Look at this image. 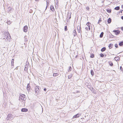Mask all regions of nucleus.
I'll return each mask as SVG.
<instances>
[{"label": "nucleus", "mask_w": 123, "mask_h": 123, "mask_svg": "<svg viewBox=\"0 0 123 123\" xmlns=\"http://www.w3.org/2000/svg\"><path fill=\"white\" fill-rule=\"evenodd\" d=\"M120 9V7L119 6H117L116 7L114 8V9L117 10H119Z\"/></svg>", "instance_id": "obj_25"}, {"label": "nucleus", "mask_w": 123, "mask_h": 123, "mask_svg": "<svg viewBox=\"0 0 123 123\" xmlns=\"http://www.w3.org/2000/svg\"><path fill=\"white\" fill-rule=\"evenodd\" d=\"M21 103H22V104H23L22 105H25V102L24 101H22L21 102Z\"/></svg>", "instance_id": "obj_37"}, {"label": "nucleus", "mask_w": 123, "mask_h": 123, "mask_svg": "<svg viewBox=\"0 0 123 123\" xmlns=\"http://www.w3.org/2000/svg\"><path fill=\"white\" fill-rule=\"evenodd\" d=\"M64 30L65 31H67V26H65Z\"/></svg>", "instance_id": "obj_34"}, {"label": "nucleus", "mask_w": 123, "mask_h": 123, "mask_svg": "<svg viewBox=\"0 0 123 123\" xmlns=\"http://www.w3.org/2000/svg\"><path fill=\"white\" fill-rule=\"evenodd\" d=\"M106 10L107 12L109 13H110L111 12V9H106Z\"/></svg>", "instance_id": "obj_21"}, {"label": "nucleus", "mask_w": 123, "mask_h": 123, "mask_svg": "<svg viewBox=\"0 0 123 123\" xmlns=\"http://www.w3.org/2000/svg\"><path fill=\"white\" fill-rule=\"evenodd\" d=\"M12 116L13 115L12 114H9L7 115V117L6 119L7 120L11 119L12 117Z\"/></svg>", "instance_id": "obj_4"}, {"label": "nucleus", "mask_w": 123, "mask_h": 123, "mask_svg": "<svg viewBox=\"0 0 123 123\" xmlns=\"http://www.w3.org/2000/svg\"><path fill=\"white\" fill-rule=\"evenodd\" d=\"M40 87L37 86L35 87V93L37 95H38L39 93H40Z\"/></svg>", "instance_id": "obj_1"}, {"label": "nucleus", "mask_w": 123, "mask_h": 123, "mask_svg": "<svg viewBox=\"0 0 123 123\" xmlns=\"http://www.w3.org/2000/svg\"><path fill=\"white\" fill-rule=\"evenodd\" d=\"M121 18L123 20V16H122L121 17Z\"/></svg>", "instance_id": "obj_52"}, {"label": "nucleus", "mask_w": 123, "mask_h": 123, "mask_svg": "<svg viewBox=\"0 0 123 123\" xmlns=\"http://www.w3.org/2000/svg\"><path fill=\"white\" fill-rule=\"evenodd\" d=\"M26 88L27 89V90L28 92L30 91V89L31 88V87L30 86V84L29 83H28V84Z\"/></svg>", "instance_id": "obj_7"}, {"label": "nucleus", "mask_w": 123, "mask_h": 123, "mask_svg": "<svg viewBox=\"0 0 123 123\" xmlns=\"http://www.w3.org/2000/svg\"><path fill=\"white\" fill-rule=\"evenodd\" d=\"M105 56H106V55H105Z\"/></svg>", "instance_id": "obj_59"}, {"label": "nucleus", "mask_w": 123, "mask_h": 123, "mask_svg": "<svg viewBox=\"0 0 123 123\" xmlns=\"http://www.w3.org/2000/svg\"><path fill=\"white\" fill-rule=\"evenodd\" d=\"M122 8L123 9V5H122Z\"/></svg>", "instance_id": "obj_54"}, {"label": "nucleus", "mask_w": 123, "mask_h": 123, "mask_svg": "<svg viewBox=\"0 0 123 123\" xmlns=\"http://www.w3.org/2000/svg\"><path fill=\"white\" fill-rule=\"evenodd\" d=\"M113 32L115 33L116 35H118L120 32V31L119 30H114L113 31Z\"/></svg>", "instance_id": "obj_6"}, {"label": "nucleus", "mask_w": 123, "mask_h": 123, "mask_svg": "<svg viewBox=\"0 0 123 123\" xmlns=\"http://www.w3.org/2000/svg\"><path fill=\"white\" fill-rule=\"evenodd\" d=\"M92 88V89H93V90H93V92H94V91H95V90H94V89H93V88Z\"/></svg>", "instance_id": "obj_56"}, {"label": "nucleus", "mask_w": 123, "mask_h": 123, "mask_svg": "<svg viewBox=\"0 0 123 123\" xmlns=\"http://www.w3.org/2000/svg\"><path fill=\"white\" fill-rule=\"evenodd\" d=\"M113 45L112 43H110V44H109L108 47L109 49H111L112 48Z\"/></svg>", "instance_id": "obj_16"}, {"label": "nucleus", "mask_w": 123, "mask_h": 123, "mask_svg": "<svg viewBox=\"0 0 123 123\" xmlns=\"http://www.w3.org/2000/svg\"><path fill=\"white\" fill-rule=\"evenodd\" d=\"M32 11L31 10H30L29 11V12L30 13H31L32 12Z\"/></svg>", "instance_id": "obj_42"}, {"label": "nucleus", "mask_w": 123, "mask_h": 123, "mask_svg": "<svg viewBox=\"0 0 123 123\" xmlns=\"http://www.w3.org/2000/svg\"><path fill=\"white\" fill-rule=\"evenodd\" d=\"M57 71L56 70L55 71H54L55 73H57Z\"/></svg>", "instance_id": "obj_50"}, {"label": "nucleus", "mask_w": 123, "mask_h": 123, "mask_svg": "<svg viewBox=\"0 0 123 123\" xmlns=\"http://www.w3.org/2000/svg\"><path fill=\"white\" fill-rule=\"evenodd\" d=\"M50 10L53 12H54L55 11V9L54 6L52 5H51L50 6Z\"/></svg>", "instance_id": "obj_11"}, {"label": "nucleus", "mask_w": 123, "mask_h": 123, "mask_svg": "<svg viewBox=\"0 0 123 123\" xmlns=\"http://www.w3.org/2000/svg\"><path fill=\"white\" fill-rule=\"evenodd\" d=\"M59 75L57 73H54L53 74V76L54 77H56V76H58Z\"/></svg>", "instance_id": "obj_17"}, {"label": "nucleus", "mask_w": 123, "mask_h": 123, "mask_svg": "<svg viewBox=\"0 0 123 123\" xmlns=\"http://www.w3.org/2000/svg\"><path fill=\"white\" fill-rule=\"evenodd\" d=\"M39 0H35L36 1H38Z\"/></svg>", "instance_id": "obj_57"}, {"label": "nucleus", "mask_w": 123, "mask_h": 123, "mask_svg": "<svg viewBox=\"0 0 123 123\" xmlns=\"http://www.w3.org/2000/svg\"><path fill=\"white\" fill-rule=\"evenodd\" d=\"M101 19H99L98 21V24H99L100 22H101Z\"/></svg>", "instance_id": "obj_39"}, {"label": "nucleus", "mask_w": 123, "mask_h": 123, "mask_svg": "<svg viewBox=\"0 0 123 123\" xmlns=\"http://www.w3.org/2000/svg\"><path fill=\"white\" fill-rule=\"evenodd\" d=\"M24 70L25 71H27L28 70V67H27V66H26L25 67Z\"/></svg>", "instance_id": "obj_29"}, {"label": "nucleus", "mask_w": 123, "mask_h": 123, "mask_svg": "<svg viewBox=\"0 0 123 123\" xmlns=\"http://www.w3.org/2000/svg\"><path fill=\"white\" fill-rule=\"evenodd\" d=\"M72 34L74 36V37L75 36H76L77 34V33L76 31V30L74 29V30L73 31V32L72 33Z\"/></svg>", "instance_id": "obj_9"}, {"label": "nucleus", "mask_w": 123, "mask_h": 123, "mask_svg": "<svg viewBox=\"0 0 123 123\" xmlns=\"http://www.w3.org/2000/svg\"><path fill=\"white\" fill-rule=\"evenodd\" d=\"M115 60L117 61H119L120 60V58L118 57H115Z\"/></svg>", "instance_id": "obj_12"}, {"label": "nucleus", "mask_w": 123, "mask_h": 123, "mask_svg": "<svg viewBox=\"0 0 123 123\" xmlns=\"http://www.w3.org/2000/svg\"><path fill=\"white\" fill-rule=\"evenodd\" d=\"M107 21L106 20H105V24H107Z\"/></svg>", "instance_id": "obj_48"}, {"label": "nucleus", "mask_w": 123, "mask_h": 123, "mask_svg": "<svg viewBox=\"0 0 123 123\" xmlns=\"http://www.w3.org/2000/svg\"><path fill=\"white\" fill-rule=\"evenodd\" d=\"M120 69L121 71H123V69L121 66L120 67Z\"/></svg>", "instance_id": "obj_40"}, {"label": "nucleus", "mask_w": 123, "mask_h": 123, "mask_svg": "<svg viewBox=\"0 0 123 123\" xmlns=\"http://www.w3.org/2000/svg\"><path fill=\"white\" fill-rule=\"evenodd\" d=\"M78 56V55H76L75 57H76V58H77V57Z\"/></svg>", "instance_id": "obj_55"}, {"label": "nucleus", "mask_w": 123, "mask_h": 123, "mask_svg": "<svg viewBox=\"0 0 123 123\" xmlns=\"http://www.w3.org/2000/svg\"><path fill=\"white\" fill-rule=\"evenodd\" d=\"M86 9L87 10H88V11L89 10V7L88 6V7H87L86 8Z\"/></svg>", "instance_id": "obj_41"}, {"label": "nucleus", "mask_w": 123, "mask_h": 123, "mask_svg": "<svg viewBox=\"0 0 123 123\" xmlns=\"http://www.w3.org/2000/svg\"><path fill=\"white\" fill-rule=\"evenodd\" d=\"M72 74H70L69 75H68V78L69 79H71L72 77Z\"/></svg>", "instance_id": "obj_27"}, {"label": "nucleus", "mask_w": 123, "mask_h": 123, "mask_svg": "<svg viewBox=\"0 0 123 123\" xmlns=\"http://www.w3.org/2000/svg\"><path fill=\"white\" fill-rule=\"evenodd\" d=\"M85 29L86 30H87V31H88V27H86L85 28Z\"/></svg>", "instance_id": "obj_43"}, {"label": "nucleus", "mask_w": 123, "mask_h": 123, "mask_svg": "<svg viewBox=\"0 0 123 123\" xmlns=\"http://www.w3.org/2000/svg\"><path fill=\"white\" fill-rule=\"evenodd\" d=\"M121 29L123 31V27H122L121 28Z\"/></svg>", "instance_id": "obj_51"}, {"label": "nucleus", "mask_w": 123, "mask_h": 123, "mask_svg": "<svg viewBox=\"0 0 123 123\" xmlns=\"http://www.w3.org/2000/svg\"><path fill=\"white\" fill-rule=\"evenodd\" d=\"M43 90H44V91H46V90H47V89L46 88H44V89H43Z\"/></svg>", "instance_id": "obj_46"}, {"label": "nucleus", "mask_w": 123, "mask_h": 123, "mask_svg": "<svg viewBox=\"0 0 123 123\" xmlns=\"http://www.w3.org/2000/svg\"><path fill=\"white\" fill-rule=\"evenodd\" d=\"M108 63H109V65L111 66H112L113 65V64L112 62L111 61H110V62H109Z\"/></svg>", "instance_id": "obj_22"}, {"label": "nucleus", "mask_w": 123, "mask_h": 123, "mask_svg": "<svg viewBox=\"0 0 123 123\" xmlns=\"http://www.w3.org/2000/svg\"><path fill=\"white\" fill-rule=\"evenodd\" d=\"M47 6H46V9H45V10H46V9H47Z\"/></svg>", "instance_id": "obj_58"}, {"label": "nucleus", "mask_w": 123, "mask_h": 123, "mask_svg": "<svg viewBox=\"0 0 123 123\" xmlns=\"http://www.w3.org/2000/svg\"><path fill=\"white\" fill-rule=\"evenodd\" d=\"M106 49V48L105 47H103L101 49V52H103L105 51Z\"/></svg>", "instance_id": "obj_18"}, {"label": "nucleus", "mask_w": 123, "mask_h": 123, "mask_svg": "<svg viewBox=\"0 0 123 123\" xmlns=\"http://www.w3.org/2000/svg\"><path fill=\"white\" fill-rule=\"evenodd\" d=\"M71 17V16H70V17L69 16V15L67 14V18H68V19H70Z\"/></svg>", "instance_id": "obj_35"}, {"label": "nucleus", "mask_w": 123, "mask_h": 123, "mask_svg": "<svg viewBox=\"0 0 123 123\" xmlns=\"http://www.w3.org/2000/svg\"><path fill=\"white\" fill-rule=\"evenodd\" d=\"M12 7H9L7 8V11L8 12H11V11L12 10Z\"/></svg>", "instance_id": "obj_13"}, {"label": "nucleus", "mask_w": 123, "mask_h": 123, "mask_svg": "<svg viewBox=\"0 0 123 123\" xmlns=\"http://www.w3.org/2000/svg\"><path fill=\"white\" fill-rule=\"evenodd\" d=\"M47 7H48V6H49V2H48L47 0Z\"/></svg>", "instance_id": "obj_32"}, {"label": "nucleus", "mask_w": 123, "mask_h": 123, "mask_svg": "<svg viewBox=\"0 0 123 123\" xmlns=\"http://www.w3.org/2000/svg\"><path fill=\"white\" fill-rule=\"evenodd\" d=\"M27 37L26 36H25V42H26L28 41V39Z\"/></svg>", "instance_id": "obj_19"}, {"label": "nucleus", "mask_w": 123, "mask_h": 123, "mask_svg": "<svg viewBox=\"0 0 123 123\" xmlns=\"http://www.w3.org/2000/svg\"><path fill=\"white\" fill-rule=\"evenodd\" d=\"M23 29L24 32H26L28 30V26L27 25H25L23 27Z\"/></svg>", "instance_id": "obj_5"}, {"label": "nucleus", "mask_w": 123, "mask_h": 123, "mask_svg": "<svg viewBox=\"0 0 123 123\" xmlns=\"http://www.w3.org/2000/svg\"><path fill=\"white\" fill-rule=\"evenodd\" d=\"M104 34V33L103 32H102L100 35V38H102L103 37Z\"/></svg>", "instance_id": "obj_23"}, {"label": "nucleus", "mask_w": 123, "mask_h": 123, "mask_svg": "<svg viewBox=\"0 0 123 123\" xmlns=\"http://www.w3.org/2000/svg\"><path fill=\"white\" fill-rule=\"evenodd\" d=\"M91 74L92 76H93L94 75V72L93 70L92 69L91 71Z\"/></svg>", "instance_id": "obj_24"}, {"label": "nucleus", "mask_w": 123, "mask_h": 123, "mask_svg": "<svg viewBox=\"0 0 123 123\" xmlns=\"http://www.w3.org/2000/svg\"><path fill=\"white\" fill-rule=\"evenodd\" d=\"M21 111L22 112H26L28 111V109L27 108H23L22 109Z\"/></svg>", "instance_id": "obj_10"}, {"label": "nucleus", "mask_w": 123, "mask_h": 123, "mask_svg": "<svg viewBox=\"0 0 123 123\" xmlns=\"http://www.w3.org/2000/svg\"><path fill=\"white\" fill-rule=\"evenodd\" d=\"M88 29L89 30H90V26L89 27H88Z\"/></svg>", "instance_id": "obj_47"}, {"label": "nucleus", "mask_w": 123, "mask_h": 123, "mask_svg": "<svg viewBox=\"0 0 123 123\" xmlns=\"http://www.w3.org/2000/svg\"><path fill=\"white\" fill-rule=\"evenodd\" d=\"M76 93H80V92L79 91H76Z\"/></svg>", "instance_id": "obj_45"}, {"label": "nucleus", "mask_w": 123, "mask_h": 123, "mask_svg": "<svg viewBox=\"0 0 123 123\" xmlns=\"http://www.w3.org/2000/svg\"><path fill=\"white\" fill-rule=\"evenodd\" d=\"M119 45L120 46H122L123 45V41L120 42L119 43Z\"/></svg>", "instance_id": "obj_15"}, {"label": "nucleus", "mask_w": 123, "mask_h": 123, "mask_svg": "<svg viewBox=\"0 0 123 123\" xmlns=\"http://www.w3.org/2000/svg\"><path fill=\"white\" fill-rule=\"evenodd\" d=\"M115 46L116 48H117L118 47V45L117 44H116L115 45Z\"/></svg>", "instance_id": "obj_36"}, {"label": "nucleus", "mask_w": 123, "mask_h": 123, "mask_svg": "<svg viewBox=\"0 0 123 123\" xmlns=\"http://www.w3.org/2000/svg\"><path fill=\"white\" fill-rule=\"evenodd\" d=\"M81 28L80 26L78 25L77 27V29L78 30H80Z\"/></svg>", "instance_id": "obj_30"}, {"label": "nucleus", "mask_w": 123, "mask_h": 123, "mask_svg": "<svg viewBox=\"0 0 123 123\" xmlns=\"http://www.w3.org/2000/svg\"><path fill=\"white\" fill-rule=\"evenodd\" d=\"M91 23L89 22H88L86 24V25L88 27L90 26H91Z\"/></svg>", "instance_id": "obj_26"}, {"label": "nucleus", "mask_w": 123, "mask_h": 123, "mask_svg": "<svg viewBox=\"0 0 123 123\" xmlns=\"http://www.w3.org/2000/svg\"><path fill=\"white\" fill-rule=\"evenodd\" d=\"M111 19L110 18H109L107 20L108 24H110L111 23Z\"/></svg>", "instance_id": "obj_14"}, {"label": "nucleus", "mask_w": 123, "mask_h": 123, "mask_svg": "<svg viewBox=\"0 0 123 123\" xmlns=\"http://www.w3.org/2000/svg\"><path fill=\"white\" fill-rule=\"evenodd\" d=\"M10 22V21H8V22H7V23L8 24H9Z\"/></svg>", "instance_id": "obj_49"}, {"label": "nucleus", "mask_w": 123, "mask_h": 123, "mask_svg": "<svg viewBox=\"0 0 123 123\" xmlns=\"http://www.w3.org/2000/svg\"><path fill=\"white\" fill-rule=\"evenodd\" d=\"M25 96L24 94H21L19 96V100L20 101L23 100L24 101L26 100V98L25 97Z\"/></svg>", "instance_id": "obj_2"}, {"label": "nucleus", "mask_w": 123, "mask_h": 123, "mask_svg": "<svg viewBox=\"0 0 123 123\" xmlns=\"http://www.w3.org/2000/svg\"><path fill=\"white\" fill-rule=\"evenodd\" d=\"M81 115V114L80 113H78L77 114L74 116L73 117V118H76L79 117Z\"/></svg>", "instance_id": "obj_8"}, {"label": "nucleus", "mask_w": 123, "mask_h": 123, "mask_svg": "<svg viewBox=\"0 0 123 123\" xmlns=\"http://www.w3.org/2000/svg\"><path fill=\"white\" fill-rule=\"evenodd\" d=\"M111 37L112 38H113L114 37V36L112 35L111 33Z\"/></svg>", "instance_id": "obj_38"}, {"label": "nucleus", "mask_w": 123, "mask_h": 123, "mask_svg": "<svg viewBox=\"0 0 123 123\" xmlns=\"http://www.w3.org/2000/svg\"><path fill=\"white\" fill-rule=\"evenodd\" d=\"M100 56L102 57H104V55L102 53H101L100 54Z\"/></svg>", "instance_id": "obj_31"}, {"label": "nucleus", "mask_w": 123, "mask_h": 123, "mask_svg": "<svg viewBox=\"0 0 123 123\" xmlns=\"http://www.w3.org/2000/svg\"><path fill=\"white\" fill-rule=\"evenodd\" d=\"M80 30H78V32H79V33H80Z\"/></svg>", "instance_id": "obj_53"}, {"label": "nucleus", "mask_w": 123, "mask_h": 123, "mask_svg": "<svg viewBox=\"0 0 123 123\" xmlns=\"http://www.w3.org/2000/svg\"><path fill=\"white\" fill-rule=\"evenodd\" d=\"M14 59H12V60L11 61V65L12 66H14Z\"/></svg>", "instance_id": "obj_20"}, {"label": "nucleus", "mask_w": 123, "mask_h": 123, "mask_svg": "<svg viewBox=\"0 0 123 123\" xmlns=\"http://www.w3.org/2000/svg\"><path fill=\"white\" fill-rule=\"evenodd\" d=\"M94 57V54H93L92 53L91 54V55L90 56V57L91 58H93Z\"/></svg>", "instance_id": "obj_28"}, {"label": "nucleus", "mask_w": 123, "mask_h": 123, "mask_svg": "<svg viewBox=\"0 0 123 123\" xmlns=\"http://www.w3.org/2000/svg\"><path fill=\"white\" fill-rule=\"evenodd\" d=\"M72 69V68L71 66H70L69 67V68L68 69V72H69L70 71H71Z\"/></svg>", "instance_id": "obj_33"}, {"label": "nucleus", "mask_w": 123, "mask_h": 123, "mask_svg": "<svg viewBox=\"0 0 123 123\" xmlns=\"http://www.w3.org/2000/svg\"><path fill=\"white\" fill-rule=\"evenodd\" d=\"M5 35L6 36L5 37V38L7 39V41H8L9 42H10V38L11 37L9 36V33H5Z\"/></svg>", "instance_id": "obj_3"}, {"label": "nucleus", "mask_w": 123, "mask_h": 123, "mask_svg": "<svg viewBox=\"0 0 123 123\" xmlns=\"http://www.w3.org/2000/svg\"><path fill=\"white\" fill-rule=\"evenodd\" d=\"M123 11V10H121L120 11V12H119V13H120V12L121 13H122V11Z\"/></svg>", "instance_id": "obj_44"}]
</instances>
